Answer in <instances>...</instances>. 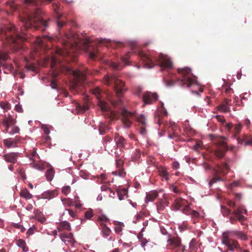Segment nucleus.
<instances>
[{"label":"nucleus","instance_id":"f257e3e1","mask_svg":"<svg viewBox=\"0 0 252 252\" xmlns=\"http://www.w3.org/2000/svg\"><path fill=\"white\" fill-rule=\"evenodd\" d=\"M0 36L4 38V44L15 51L22 48L21 43L26 39V35L20 33L14 25L10 24L8 25L0 26Z\"/></svg>","mask_w":252,"mask_h":252},{"label":"nucleus","instance_id":"f03ea898","mask_svg":"<svg viewBox=\"0 0 252 252\" xmlns=\"http://www.w3.org/2000/svg\"><path fill=\"white\" fill-rule=\"evenodd\" d=\"M83 46L79 43L76 35L73 33H66L63 39V43L64 45L63 49H58L57 53L61 56H65L74 52L78 49L87 50L90 41H83Z\"/></svg>","mask_w":252,"mask_h":252},{"label":"nucleus","instance_id":"7ed1b4c3","mask_svg":"<svg viewBox=\"0 0 252 252\" xmlns=\"http://www.w3.org/2000/svg\"><path fill=\"white\" fill-rule=\"evenodd\" d=\"M64 72L73 78L70 85V90L73 92H78L79 85L86 80L87 72L80 69L73 70L69 67H65Z\"/></svg>","mask_w":252,"mask_h":252},{"label":"nucleus","instance_id":"20e7f679","mask_svg":"<svg viewBox=\"0 0 252 252\" xmlns=\"http://www.w3.org/2000/svg\"><path fill=\"white\" fill-rule=\"evenodd\" d=\"M178 72L181 76L178 82L182 87H185L186 85L188 88H189L192 85H198L196 77L191 73L190 68L188 67L179 68Z\"/></svg>","mask_w":252,"mask_h":252},{"label":"nucleus","instance_id":"39448f33","mask_svg":"<svg viewBox=\"0 0 252 252\" xmlns=\"http://www.w3.org/2000/svg\"><path fill=\"white\" fill-rule=\"evenodd\" d=\"M231 238L222 233L221 243L227 248V250L231 252H240L242 248L238 242L235 239H231Z\"/></svg>","mask_w":252,"mask_h":252},{"label":"nucleus","instance_id":"423d86ee","mask_svg":"<svg viewBox=\"0 0 252 252\" xmlns=\"http://www.w3.org/2000/svg\"><path fill=\"white\" fill-rule=\"evenodd\" d=\"M104 80L107 84H113L118 95L123 94L126 90L124 88V83L115 76H113L111 78L108 76H105Z\"/></svg>","mask_w":252,"mask_h":252},{"label":"nucleus","instance_id":"0eeeda50","mask_svg":"<svg viewBox=\"0 0 252 252\" xmlns=\"http://www.w3.org/2000/svg\"><path fill=\"white\" fill-rule=\"evenodd\" d=\"M242 127L241 123L234 125L232 123H228L224 125L225 130L231 135L233 138H236L238 143L241 144L243 143V140L236 138V135L240 132Z\"/></svg>","mask_w":252,"mask_h":252},{"label":"nucleus","instance_id":"6e6552de","mask_svg":"<svg viewBox=\"0 0 252 252\" xmlns=\"http://www.w3.org/2000/svg\"><path fill=\"white\" fill-rule=\"evenodd\" d=\"M157 64L161 68H171L173 64L170 59L166 55L159 54L158 56L154 57Z\"/></svg>","mask_w":252,"mask_h":252},{"label":"nucleus","instance_id":"1a4fd4ad","mask_svg":"<svg viewBox=\"0 0 252 252\" xmlns=\"http://www.w3.org/2000/svg\"><path fill=\"white\" fill-rule=\"evenodd\" d=\"M210 136L211 140L217 145V148L214 150L215 154L219 158H222L223 156L224 153L228 150V147L226 143L222 141L219 142H215L214 139L215 136L213 134H210Z\"/></svg>","mask_w":252,"mask_h":252},{"label":"nucleus","instance_id":"9d476101","mask_svg":"<svg viewBox=\"0 0 252 252\" xmlns=\"http://www.w3.org/2000/svg\"><path fill=\"white\" fill-rule=\"evenodd\" d=\"M122 121L123 127L126 128H129L132 124L133 118L134 116V113L130 112L124 109L122 113Z\"/></svg>","mask_w":252,"mask_h":252},{"label":"nucleus","instance_id":"9b49d317","mask_svg":"<svg viewBox=\"0 0 252 252\" xmlns=\"http://www.w3.org/2000/svg\"><path fill=\"white\" fill-rule=\"evenodd\" d=\"M167 247L169 250H173L180 247L182 245L181 238L177 235L167 234Z\"/></svg>","mask_w":252,"mask_h":252},{"label":"nucleus","instance_id":"f8f14e48","mask_svg":"<svg viewBox=\"0 0 252 252\" xmlns=\"http://www.w3.org/2000/svg\"><path fill=\"white\" fill-rule=\"evenodd\" d=\"M92 92L98 99V104L101 111L103 112H108L109 111V108L108 104L105 101L99 99L101 93L100 89L98 87H95L92 90Z\"/></svg>","mask_w":252,"mask_h":252},{"label":"nucleus","instance_id":"ddd939ff","mask_svg":"<svg viewBox=\"0 0 252 252\" xmlns=\"http://www.w3.org/2000/svg\"><path fill=\"white\" fill-rule=\"evenodd\" d=\"M222 233L227 235L230 238L235 237L236 238L243 241H246L248 239V237L245 232L239 230H226Z\"/></svg>","mask_w":252,"mask_h":252},{"label":"nucleus","instance_id":"4468645a","mask_svg":"<svg viewBox=\"0 0 252 252\" xmlns=\"http://www.w3.org/2000/svg\"><path fill=\"white\" fill-rule=\"evenodd\" d=\"M16 116L13 112L7 115H5L4 119L2 120V123L5 127V130L8 132L10 126L15 125L16 120Z\"/></svg>","mask_w":252,"mask_h":252},{"label":"nucleus","instance_id":"2eb2a0df","mask_svg":"<svg viewBox=\"0 0 252 252\" xmlns=\"http://www.w3.org/2000/svg\"><path fill=\"white\" fill-rule=\"evenodd\" d=\"M243 214L247 215V210L240 207L233 212V215L235 216L237 220L240 222L241 224H243V222L247 220V218L243 215Z\"/></svg>","mask_w":252,"mask_h":252},{"label":"nucleus","instance_id":"dca6fc26","mask_svg":"<svg viewBox=\"0 0 252 252\" xmlns=\"http://www.w3.org/2000/svg\"><path fill=\"white\" fill-rule=\"evenodd\" d=\"M158 98V94L156 93L146 92L143 96V100L145 104H151Z\"/></svg>","mask_w":252,"mask_h":252},{"label":"nucleus","instance_id":"f3484780","mask_svg":"<svg viewBox=\"0 0 252 252\" xmlns=\"http://www.w3.org/2000/svg\"><path fill=\"white\" fill-rule=\"evenodd\" d=\"M221 212L223 216L229 218V221L231 224H234L237 221L235 216L233 215V212L226 207L221 206Z\"/></svg>","mask_w":252,"mask_h":252},{"label":"nucleus","instance_id":"a211bd4d","mask_svg":"<svg viewBox=\"0 0 252 252\" xmlns=\"http://www.w3.org/2000/svg\"><path fill=\"white\" fill-rule=\"evenodd\" d=\"M103 145L105 149L111 152V154H113V150L116 149L115 142L109 137H105L103 141Z\"/></svg>","mask_w":252,"mask_h":252},{"label":"nucleus","instance_id":"6ab92c4d","mask_svg":"<svg viewBox=\"0 0 252 252\" xmlns=\"http://www.w3.org/2000/svg\"><path fill=\"white\" fill-rule=\"evenodd\" d=\"M20 138L16 136L14 138H9L3 140V144L7 148L17 147V143L20 141Z\"/></svg>","mask_w":252,"mask_h":252},{"label":"nucleus","instance_id":"aec40b11","mask_svg":"<svg viewBox=\"0 0 252 252\" xmlns=\"http://www.w3.org/2000/svg\"><path fill=\"white\" fill-rule=\"evenodd\" d=\"M60 237L62 241L66 245H70L73 246L74 243L75 242L72 233H62L60 234Z\"/></svg>","mask_w":252,"mask_h":252},{"label":"nucleus","instance_id":"412c9836","mask_svg":"<svg viewBox=\"0 0 252 252\" xmlns=\"http://www.w3.org/2000/svg\"><path fill=\"white\" fill-rule=\"evenodd\" d=\"M116 162L117 169L113 171L112 174L115 176H119L122 177H124L126 173L124 172L123 169L122 168L123 161L121 159H117Z\"/></svg>","mask_w":252,"mask_h":252},{"label":"nucleus","instance_id":"4be33fe9","mask_svg":"<svg viewBox=\"0 0 252 252\" xmlns=\"http://www.w3.org/2000/svg\"><path fill=\"white\" fill-rule=\"evenodd\" d=\"M229 170V166L226 163H223L222 165L219 166L217 170H214V174L216 176L219 174L225 175L227 174Z\"/></svg>","mask_w":252,"mask_h":252},{"label":"nucleus","instance_id":"5701e85b","mask_svg":"<svg viewBox=\"0 0 252 252\" xmlns=\"http://www.w3.org/2000/svg\"><path fill=\"white\" fill-rule=\"evenodd\" d=\"M18 153H10L3 156L4 160L12 163H15L17 161V157L18 156Z\"/></svg>","mask_w":252,"mask_h":252},{"label":"nucleus","instance_id":"b1692460","mask_svg":"<svg viewBox=\"0 0 252 252\" xmlns=\"http://www.w3.org/2000/svg\"><path fill=\"white\" fill-rule=\"evenodd\" d=\"M142 60L145 63L144 66L147 68H152L155 65L152 58L147 55L142 54Z\"/></svg>","mask_w":252,"mask_h":252},{"label":"nucleus","instance_id":"393cba45","mask_svg":"<svg viewBox=\"0 0 252 252\" xmlns=\"http://www.w3.org/2000/svg\"><path fill=\"white\" fill-rule=\"evenodd\" d=\"M115 143L117 148H121L124 146L125 144V139L117 133L115 135Z\"/></svg>","mask_w":252,"mask_h":252},{"label":"nucleus","instance_id":"a878e982","mask_svg":"<svg viewBox=\"0 0 252 252\" xmlns=\"http://www.w3.org/2000/svg\"><path fill=\"white\" fill-rule=\"evenodd\" d=\"M57 194V191L56 190H48L41 194V198L50 200L56 197Z\"/></svg>","mask_w":252,"mask_h":252},{"label":"nucleus","instance_id":"bb28decb","mask_svg":"<svg viewBox=\"0 0 252 252\" xmlns=\"http://www.w3.org/2000/svg\"><path fill=\"white\" fill-rule=\"evenodd\" d=\"M158 196V193L156 190L151 191L146 194V197L145 198V202L148 203V202L153 201Z\"/></svg>","mask_w":252,"mask_h":252},{"label":"nucleus","instance_id":"cd10ccee","mask_svg":"<svg viewBox=\"0 0 252 252\" xmlns=\"http://www.w3.org/2000/svg\"><path fill=\"white\" fill-rule=\"evenodd\" d=\"M231 100H226L224 103L218 106V109L223 112H227L230 111L229 106L231 104Z\"/></svg>","mask_w":252,"mask_h":252},{"label":"nucleus","instance_id":"c85d7f7f","mask_svg":"<svg viewBox=\"0 0 252 252\" xmlns=\"http://www.w3.org/2000/svg\"><path fill=\"white\" fill-rule=\"evenodd\" d=\"M64 215V212L63 213L60 217V220L62 221L60 223L59 226L63 229L70 230H71V226L70 223L66 220H63V216Z\"/></svg>","mask_w":252,"mask_h":252},{"label":"nucleus","instance_id":"c756f323","mask_svg":"<svg viewBox=\"0 0 252 252\" xmlns=\"http://www.w3.org/2000/svg\"><path fill=\"white\" fill-rule=\"evenodd\" d=\"M158 172L160 176L162 178V179L165 181L169 180V172H168L166 167H161L159 169Z\"/></svg>","mask_w":252,"mask_h":252},{"label":"nucleus","instance_id":"7c9ffc66","mask_svg":"<svg viewBox=\"0 0 252 252\" xmlns=\"http://www.w3.org/2000/svg\"><path fill=\"white\" fill-rule=\"evenodd\" d=\"M76 111L77 114L83 113L88 109V106L87 104L81 105L78 103L75 104Z\"/></svg>","mask_w":252,"mask_h":252},{"label":"nucleus","instance_id":"2f4dec72","mask_svg":"<svg viewBox=\"0 0 252 252\" xmlns=\"http://www.w3.org/2000/svg\"><path fill=\"white\" fill-rule=\"evenodd\" d=\"M175 203L177 210H181L185 205H186L188 202L185 199H177L176 200Z\"/></svg>","mask_w":252,"mask_h":252},{"label":"nucleus","instance_id":"473e14b6","mask_svg":"<svg viewBox=\"0 0 252 252\" xmlns=\"http://www.w3.org/2000/svg\"><path fill=\"white\" fill-rule=\"evenodd\" d=\"M7 7L9 8L10 10L15 11L17 9V4L15 0H7L5 2Z\"/></svg>","mask_w":252,"mask_h":252},{"label":"nucleus","instance_id":"72a5a7b5","mask_svg":"<svg viewBox=\"0 0 252 252\" xmlns=\"http://www.w3.org/2000/svg\"><path fill=\"white\" fill-rule=\"evenodd\" d=\"M20 196L27 200L30 199L32 197V195L27 189H24L21 191Z\"/></svg>","mask_w":252,"mask_h":252},{"label":"nucleus","instance_id":"f704fd0d","mask_svg":"<svg viewBox=\"0 0 252 252\" xmlns=\"http://www.w3.org/2000/svg\"><path fill=\"white\" fill-rule=\"evenodd\" d=\"M189 249L190 252H195L197 250V241L195 239H192L189 243Z\"/></svg>","mask_w":252,"mask_h":252},{"label":"nucleus","instance_id":"c9c22d12","mask_svg":"<svg viewBox=\"0 0 252 252\" xmlns=\"http://www.w3.org/2000/svg\"><path fill=\"white\" fill-rule=\"evenodd\" d=\"M127 190L126 189L123 188L117 191V195L120 200L124 199L125 197L127 195Z\"/></svg>","mask_w":252,"mask_h":252},{"label":"nucleus","instance_id":"e433bc0d","mask_svg":"<svg viewBox=\"0 0 252 252\" xmlns=\"http://www.w3.org/2000/svg\"><path fill=\"white\" fill-rule=\"evenodd\" d=\"M55 172L53 168L48 169L45 173V176L48 181H51L54 176Z\"/></svg>","mask_w":252,"mask_h":252},{"label":"nucleus","instance_id":"4c0bfd02","mask_svg":"<svg viewBox=\"0 0 252 252\" xmlns=\"http://www.w3.org/2000/svg\"><path fill=\"white\" fill-rule=\"evenodd\" d=\"M16 244L18 247L23 249L24 252L28 251V248L26 247V242L23 239H19L16 242Z\"/></svg>","mask_w":252,"mask_h":252},{"label":"nucleus","instance_id":"58836bf2","mask_svg":"<svg viewBox=\"0 0 252 252\" xmlns=\"http://www.w3.org/2000/svg\"><path fill=\"white\" fill-rule=\"evenodd\" d=\"M36 219L42 223H44L46 221V218L44 215L39 211H37L35 215Z\"/></svg>","mask_w":252,"mask_h":252},{"label":"nucleus","instance_id":"ea45409f","mask_svg":"<svg viewBox=\"0 0 252 252\" xmlns=\"http://www.w3.org/2000/svg\"><path fill=\"white\" fill-rule=\"evenodd\" d=\"M0 107L4 110V111H7L10 109L11 105L7 101L0 102Z\"/></svg>","mask_w":252,"mask_h":252},{"label":"nucleus","instance_id":"a19ab883","mask_svg":"<svg viewBox=\"0 0 252 252\" xmlns=\"http://www.w3.org/2000/svg\"><path fill=\"white\" fill-rule=\"evenodd\" d=\"M141 157V153L139 150L136 149L132 156V160L134 161H139Z\"/></svg>","mask_w":252,"mask_h":252},{"label":"nucleus","instance_id":"79ce46f5","mask_svg":"<svg viewBox=\"0 0 252 252\" xmlns=\"http://www.w3.org/2000/svg\"><path fill=\"white\" fill-rule=\"evenodd\" d=\"M111 232V230L110 228H109L108 227L106 226L105 225L102 230V233L103 236L104 237H108L110 234Z\"/></svg>","mask_w":252,"mask_h":252},{"label":"nucleus","instance_id":"37998d69","mask_svg":"<svg viewBox=\"0 0 252 252\" xmlns=\"http://www.w3.org/2000/svg\"><path fill=\"white\" fill-rule=\"evenodd\" d=\"M62 201L65 207L71 206L73 205V201L70 198H63Z\"/></svg>","mask_w":252,"mask_h":252},{"label":"nucleus","instance_id":"c03bdc74","mask_svg":"<svg viewBox=\"0 0 252 252\" xmlns=\"http://www.w3.org/2000/svg\"><path fill=\"white\" fill-rule=\"evenodd\" d=\"M182 212L184 214L189 215L191 209L190 208L189 205L188 203H187L186 205H185L182 209Z\"/></svg>","mask_w":252,"mask_h":252},{"label":"nucleus","instance_id":"a18cd8bd","mask_svg":"<svg viewBox=\"0 0 252 252\" xmlns=\"http://www.w3.org/2000/svg\"><path fill=\"white\" fill-rule=\"evenodd\" d=\"M203 147V145L201 141H198L196 143V144L193 146L192 149L198 152L199 149H202Z\"/></svg>","mask_w":252,"mask_h":252},{"label":"nucleus","instance_id":"49530a36","mask_svg":"<svg viewBox=\"0 0 252 252\" xmlns=\"http://www.w3.org/2000/svg\"><path fill=\"white\" fill-rule=\"evenodd\" d=\"M8 55L5 51H0V61H5L8 59Z\"/></svg>","mask_w":252,"mask_h":252},{"label":"nucleus","instance_id":"de8ad7c7","mask_svg":"<svg viewBox=\"0 0 252 252\" xmlns=\"http://www.w3.org/2000/svg\"><path fill=\"white\" fill-rule=\"evenodd\" d=\"M137 119L138 122L143 126H145L146 125L145 117L143 114H141L140 116L137 117Z\"/></svg>","mask_w":252,"mask_h":252},{"label":"nucleus","instance_id":"09e8293b","mask_svg":"<svg viewBox=\"0 0 252 252\" xmlns=\"http://www.w3.org/2000/svg\"><path fill=\"white\" fill-rule=\"evenodd\" d=\"M62 191L65 195L68 194L70 192V187L69 186H66L63 187Z\"/></svg>","mask_w":252,"mask_h":252},{"label":"nucleus","instance_id":"8fccbe9b","mask_svg":"<svg viewBox=\"0 0 252 252\" xmlns=\"http://www.w3.org/2000/svg\"><path fill=\"white\" fill-rule=\"evenodd\" d=\"M19 131H20L19 128L18 126H14L12 127L11 130L9 131V130H8L7 132L9 134L12 135V134H14L19 133Z\"/></svg>","mask_w":252,"mask_h":252},{"label":"nucleus","instance_id":"3c124183","mask_svg":"<svg viewBox=\"0 0 252 252\" xmlns=\"http://www.w3.org/2000/svg\"><path fill=\"white\" fill-rule=\"evenodd\" d=\"M61 17H58L56 20V23L58 27H62L65 25L66 23L64 21L60 19Z\"/></svg>","mask_w":252,"mask_h":252},{"label":"nucleus","instance_id":"603ef678","mask_svg":"<svg viewBox=\"0 0 252 252\" xmlns=\"http://www.w3.org/2000/svg\"><path fill=\"white\" fill-rule=\"evenodd\" d=\"M110 66L115 69L119 70L121 69L122 68V66L120 63L112 62L110 63Z\"/></svg>","mask_w":252,"mask_h":252},{"label":"nucleus","instance_id":"864d4df0","mask_svg":"<svg viewBox=\"0 0 252 252\" xmlns=\"http://www.w3.org/2000/svg\"><path fill=\"white\" fill-rule=\"evenodd\" d=\"M94 216V214L93 213L92 210H89L86 211L85 213V217L86 219L90 220L93 216Z\"/></svg>","mask_w":252,"mask_h":252},{"label":"nucleus","instance_id":"5fc2aeb1","mask_svg":"<svg viewBox=\"0 0 252 252\" xmlns=\"http://www.w3.org/2000/svg\"><path fill=\"white\" fill-rule=\"evenodd\" d=\"M239 184V182L238 181H234L233 183L229 184L228 185L227 188L229 189H232L238 186Z\"/></svg>","mask_w":252,"mask_h":252},{"label":"nucleus","instance_id":"6e6d98bb","mask_svg":"<svg viewBox=\"0 0 252 252\" xmlns=\"http://www.w3.org/2000/svg\"><path fill=\"white\" fill-rule=\"evenodd\" d=\"M42 128L44 132L46 135L49 134L50 131L49 129V127L47 125H42Z\"/></svg>","mask_w":252,"mask_h":252},{"label":"nucleus","instance_id":"4d7b16f0","mask_svg":"<svg viewBox=\"0 0 252 252\" xmlns=\"http://www.w3.org/2000/svg\"><path fill=\"white\" fill-rule=\"evenodd\" d=\"M192 218H198L200 216L199 213L195 211V210H192L191 211L189 215Z\"/></svg>","mask_w":252,"mask_h":252},{"label":"nucleus","instance_id":"13d9d810","mask_svg":"<svg viewBox=\"0 0 252 252\" xmlns=\"http://www.w3.org/2000/svg\"><path fill=\"white\" fill-rule=\"evenodd\" d=\"M221 179L220 177H214L213 178L209 183V186H211L213 184L216 183L218 181H220Z\"/></svg>","mask_w":252,"mask_h":252},{"label":"nucleus","instance_id":"bf43d9fd","mask_svg":"<svg viewBox=\"0 0 252 252\" xmlns=\"http://www.w3.org/2000/svg\"><path fill=\"white\" fill-rule=\"evenodd\" d=\"M122 62L125 63V65H128V54L125 55L121 58Z\"/></svg>","mask_w":252,"mask_h":252},{"label":"nucleus","instance_id":"052dcab7","mask_svg":"<svg viewBox=\"0 0 252 252\" xmlns=\"http://www.w3.org/2000/svg\"><path fill=\"white\" fill-rule=\"evenodd\" d=\"M119 223H120V225L115 226L114 228L115 232H116L117 233H119L122 230V225L123 224V223L122 222H120Z\"/></svg>","mask_w":252,"mask_h":252},{"label":"nucleus","instance_id":"680f3d73","mask_svg":"<svg viewBox=\"0 0 252 252\" xmlns=\"http://www.w3.org/2000/svg\"><path fill=\"white\" fill-rule=\"evenodd\" d=\"M99 41V43H100L105 44H107L109 43H112V41L110 40H109L108 39H105V38H100Z\"/></svg>","mask_w":252,"mask_h":252},{"label":"nucleus","instance_id":"e2e57ef3","mask_svg":"<svg viewBox=\"0 0 252 252\" xmlns=\"http://www.w3.org/2000/svg\"><path fill=\"white\" fill-rule=\"evenodd\" d=\"M98 220L100 221L103 222H107L109 220V219L104 215H101L99 216Z\"/></svg>","mask_w":252,"mask_h":252},{"label":"nucleus","instance_id":"0e129e2a","mask_svg":"<svg viewBox=\"0 0 252 252\" xmlns=\"http://www.w3.org/2000/svg\"><path fill=\"white\" fill-rule=\"evenodd\" d=\"M215 117L216 118V119H217V120L220 122V123H224L225 121V119L222 116H221L220 115H216L215 116Z\"/></svg>","mask_w":252,"mask_h":252},{"label":"nucleus","instance_id":"69168bd1","mask_svg":"<svg viewBox=\"0 0 252 252\" xmlns=\"http://www.w3.org/2000/svg\"><path fill=\"white\" fill-rule=\"evenodd\" d=\"M15 110L18 112L21 113L23 112V108L22 105L18 104L15 106Z\"/></svg>","mask_w":252,"mask_h":252},{"label":"nucleus","instance_id":"338daca9","mask_svg":"<svg viewBox=\"0 0 252 252\" xmlns=\"http://www.w3.org/2000/svg\"><path fill=\"white\" fill-rule=\"evenodd\" d=\"M65 211L68 212L69 215L73 218H75L76 216V213L71 209H65Z\"/></svg>","mask_w":252,"mask_h":252},{"label":"nucleus","instance_id":"774afa93","mask_svg":"<svg viewBox=\"0 0 252 252\" xmlns=\"http://www.w3.org/2000/svg\"><path fill=\"white\" fill-rule=\"evenodd\" d=\"M32 166L33 168L39 171H42L43 170V167H42V166L38 164H34L32 165Z\"/></svg>","mask_w":252,"mask_h":252}]
</instances>
